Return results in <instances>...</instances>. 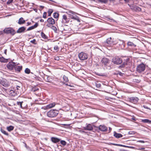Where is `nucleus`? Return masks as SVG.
<instances>
[{"label": "nucleus", "mask_w": 151, "mask_h": 151, "mask_svg": "<svg viewBox=\"0 0 151 151\" xmlns=\"http://www.w3.org/2000/svg\"><path fill=\"white\" fill-rule=\"evenodd\" d=\"M11 81H12V82L10 81V83H12L13 84H15V86H14L13 88L17 91L18 95L19 94L20 90L21 89V88L20 86H19V84H20V82L19 81L14 80H13L12 79H10Z\"/></svg>", "instance_id": "obj_1"}, {"label": "nucleus", "mask_w": 151, "mask_h": 151, "mask_svg": "<svg viewBox=\"0 0 151 151\" xmlns=\"http://www.w3.org/2000/svg\"><path fill=\"white\" fill-rule=\"evenodd\" d=\"M101 62L102 65H104L105 67H106L107 69L108 70L111 69V67L109 65L110 63V60L109 59L106 58H104L102 59Z\"/></svg>", "instance_id": "obj_2"}, {"label": "nucleus", "mask_w": 151, "mask_h": 151, "mask_svg": "<svg viewBox=\"0 0 151 151\" xmlns=\"http://www.w3.org/2000/svg\"><path fill=\"white\" fill-rule=\"evenodd\" d=\"M58 114V111L56 110H51L47 113V116L50 118L54 117L56 116Z\"/></svg>", "instance_id": "obj_3"}, {"label": "nucleus", "mask_w": 151, "mask_h": 151, "mask_svg": "<svg viewBox=\"0 0 151 151\" xmlns=\"http://www.w3.org/2000/svg\"><path fill=\"white\" fill-rule=\"evenodd\" d=\"M145 69V66L143 63H142L137 66L136 68L137 71L141 73L143 72Z\"/></svg>", "instance_id": "obj_4"}, {"label": "nucleus", "mask_w": 151, "mask_h": 151, "mask_svg": "<svg viewBox=\"0 0 151 151\" xmlns=\"http://www.w3.org/2000/svg\"><path fill=\"white\" fill-rule=\"evenodd\" d=\"M4 32L6 34H10L12 35L16 33L15 31L12 28H7L3 30Z\"/></svg>", "instance_id": "obj_5"}, {"label": "nucleus", "mask_w": 151, "mask_h": 151, "mask_svg": "<svg viewBox=\"0 0 151 151\" xmlns=\"http://www.w3.org/2000/svg\"><path fill=\"white\" fill-rule=\"evenodd\" d=\"M112 61L114 64L119 65L122 63V60L121 58L116 56L113 58Z\"/></svg>", "instance_id": "obj_6"}, {"label": "nucleus", "mask_w": 151, "mask_h": 151, "mask_svg": "<svg viewBox=\"0 0 151 151\" xmlns=\"http://www.w3.org/2000/svg\"><path fill=\"white\" fill-rule=\"evenodd\" d=\"M16 63L12 61L9 62L6 65L7 69L10 71H12L14 69Z\"/></svg>", "instance_id": "obj_7"}, {"label": "nucleus", "mask_w": 151, "mask_h": 151, "mask_svg": "<svg viewBox=\"0 0 151 151\" xmlns=\"http://www.w3.org/2000/svg\"><path fill=\"white\" fill-rule=\"evenodd\" d=\"M10 82L7 81L5 79H0V83L5 87H7L10 85Z\"/></svg>", "instance_id": "obj_8"}, {"label": "nucleus", "mask_w": 151, "mask_h": 151, "mask_svg": "<svg viewBox=\"0 0 151 151\" xmlns=\"http://www.w3.org/2000/svg\"><path fill=\"white\" fill-rule=\"evenodd\" d=\"M78 57L81 60H83L87 59L88 56L86 53L81 52L79 54Z\"/></svg>", "instance_id": "obj_9"}, {"label": "nucleus", "mask_w": 151, "mask_h": 151, "mask_svg": "<svg viewBox=\"0 0 151 151\" xmlns=\"http://www.w3.org/2000/svg\"><path fill=\"white\" fill-rule=\"evenodd\" d=\"M129 6L131 9H132L133 11L136 12H139L141 10V8L139 7L134 5L133 4L129 5Z\"/></svg>", "instance_id": "obj_10"}, {"label": "nucleus", "mask_w": 151, "mask_h": 151, "mask_svg": "<svg viewBox=\"0 0 151 151\" xmlns=\"http://www.w3.org/2000/svg\"><path fill=\"white\" fill-rule=\"evenodd\" d=\"M22 65L18 66L16 64L14 69L15 72L17 73H20L22 70Z\"/></svg>", "instance_id": "obj_11"}, {"label": "nucleus", "mask_w": 151, "mask_h": 151, "mask_svg": "<svg viewBox=\"0 0 151 151\" xmlns=\"http://www.w3.org/2000/svg\"><path fill=\"white\" fill-rule=\"evenodd\" d=\"M99 129L102 132H105L107 130L108 128L104 125H101L98 127Z\"/></svg>", "instance_id": "obj_12"}, {"label": "nucleus", "mask_w": 151, "mask_h": 151, "mask_svg": "<svg viewBox=\"0 0 151 151\" xmlns=\"http://www.w3.org/2000/svg\"><path fill=\"white\" fill-rule=\"evenodd\" d=\"M44 80L46 82H52L53 80V78L50 76L45 75L44 78Z\"/></svg>", "instance_id": "obj_13"}, {"label": "nucleus", "mask_w": 151, "mask_h": 151, "mask_svg": "<svg viewBox=\"0 0 151 151\" xmlns=\"http://www.w3.org/2000/svg\"><path fill=\"white\" fill-rule=\"evenodd\" d=\"M129 100L130 102L135 104L138 101L139 99L137 97H132L129 98Z\"/></svg>", "instance_id": "obj_14"}, {"label": "nucleus", "mask_w": 151, "mask_h": 151, "mask_svg": "<svg viewBox=\"0 0 151 151\" xmlns=\"http://www.w3.org/2000/svg\"><path fill=\"white\" fill-rule=\"evenodd\" d=\"M83 129L85 130L91 131L93 130V128L92 126L90 124H87L86 127H83Z\"/></svg>", "instance_id": "obj_15"}, {"label": "nucleus", "mask_w": 151, "mask_h": 151, "mask_svg": "<svg viewBox=\"0 0 151 151\" xmlns=\"http://www.w3.org/2000/svg\"><path fill=\"white\" fill-rule=\"evenodd\" d=\"M69 22V19L67 18V16L65 14L63 15L62 21V22L65 23H68Z\"/></svg>", "instance_id": "obj_16"}, {"label": "nucleus", "mask_w": 151, "mask_h": 151, "mask_svg": "<svg viewBox=\"0 0 151 151\" xmlns=\"http://www.w3.org/2000/svg\"><path fill=\"white\" fill-rule=\"evenodd\" d=\"M26 27H22L19 28L17 31V33H23L25 32Z\"/></svg>", "instance_id": "obj_17"}, {"label": "nucleus", "mask_w": 151, "mask_h": 151, "mask_svg": "<svg viewBox=\"0 0 151 151\" xmlns=\"http://www.w3.org/2000/svg\"><path fill=\"white\" fill-rule=\"evenodd\" d=\"M70 18L74 20H76L78 22H80V20L78 17L76 15H72L71 14H69Z\"/></svg>", "instance_id": "obj_18"}, {"label": "nucleus", "mask_w": 151, "mask_h": 151, "mask_svg": "<svg viewBox=\"0 0 151 151\" xmlns=\"http://www.w3.org/2000/svg\"><path fill=\"white\" fill-rule=\"evenodd\" d=\"M10 93L11 96H14L18 95L17 91L13 88V89L11 90L10 91Z\"/></svg>", "instance_id": "obj_19"}, {"label": "nucleus", "mask_w": 151, "mask_h": 151, "mask_svg": "<svg viewBox=\"0 0 151 151\" xmlns=\"http://www.w3.org/2000/svg\"><path fill=\"white\" fill-rule=\"evenodd\" d=\"M113 42L111 37H109L107 39L106 42H105V45L107 44L108 45H111L113 44Z\"/></svg>", "instance_id": "obj_20"}, {"label": "nucleus", "mask_w": 151, "mask_h": 151, "mask_svg": "<svg viewBox=\"0 0 151 151\" xmlns=\"http://www.w3.org/2000/svg\"><path fill=\"white\" fill-rule=\"evenodd\" d=\"M47 22L52 25L54 24H55V20L51 17L48 18L47 20Z\"/></svg>", "instance_id": "obj_21"}, {"label": "nucleus", "mask_w": 151, "mask_h": 151, "mask_svg": "<svg viewBox=\"0 0 151 151\" xmlns=\"http://www.w3.org/2000/svg\"><path fill=\"white\" fill-rule=\"evenodd\" d=\"M51 140L53 143H56L59 142L60 140V139L57 137H52L51 139Z\"/></svg>", "instance_id": "obj_22"}, {"label": "nucleus", "mask_w": 151, "mask_h": 151, "mask_svg": "<svg viewBox=\"0 0 151 151\" xmlns=\"http://www.w3.org/2000/svg\"><path fill=\"white\" fill-rule=\"evenodd\" d=\"M55 103L53 102L47 105L46 106V108L47 109H50L55 106Z\"/></svg>", "instance_id": "obj_23"}, {"label": "nucleus", "mask_w": 151, "mask_h": 151, "mask_svg": "<svg viewBox=\"0 0 151 151\" xmlns=\"http://www.w3.org/2000/svg\"><path fill=\"white\" fill-rule=\"evenodd\" d=\"M38 23L36 22L33 26H32L29 27L27 29V31H29L36 28L38 26Z\"/></svg>", "instance_id": "obj_24"}, {"label": "nucleus", "mask_w": 151, "mask_h": 151, "mask_svg": "<svg viewBox=\"0 0 151 151\" xmlns=\"http://www.w3.org/2000/svg\"><path fill=\"white\" fill-rule=\"evenodd\" d=\"M114 136L117 138H119L122 137L123 135L121 134L118 133L116 132H114Z\"/></svg>", "instance_id": "obj_25"}, {"label": "nucleus", "mask_w": 151, "mask_h": 151, "mask_svg": "<svg viewBox=\"0 0 151 151\" xmlns=\"http://www.w3.org/2000/svg\"><path fill=\"white\" fill-rule=\"evenodd\" d=\"M25 22V21L24 20L22 17H21L19 20L18 23L19 24H24Z\"/></svg>", "instance_id": "obj_26"}, {"label": "nucleus", "mask_w": 151, "mask_h": 151, "mask_svg": "<svg viewBox=\"0 0 151 151\" xmlns=\"http://www.w3.org/2000/svg\"><path fill=\"white\" fill-rule=\"evenodd\" d=\"M0 62L4 63H7L8 62V59H5L3 57H0Z\"/></svg>", "instance_id": "obj_27"}, {"label": "nucleus", "mask_w": 151, "mask_h": 151, "mask_svg": "<svg viewBox=\"0 0 151 151\" xmlns=\"http://www.w3.org/2000/svg\"><path fill=\"white\" fill-rule=\"evenodd\" d=\"M128 46H131L132 47H135L136 45L135 44H134L133 42L129 41L127 43Z\"/></svg>", "instance_id": "obj_28"}, {"label": "nucleus", "mask_w": 151, "mask_h": 151, "mask_svg": "<svg viewBox=\"0 0 151 151\" xmlns=\"http://www.w3.org/2000/svg\"><path fill=\"white\" fill-rule=\"evenodd\" d=\"M23 103V102L22 101L21 102L18 101L17 102V105L22 108H23L24 107V106H22V104Z\"/></svg>", "instance_id": "obj_29"}, {"label": "nucleus", "mask_w": 151, "mask_h": 151, "mask_svg": "<svg viewBox=\"0 0 151 151\" xmlns=\"http://www.w3.org/2000/svg\"><path fill=\"white\" fill-rule=\"evenodd\" d=\"M41 35L42 37L44 39H46L47 38V37L43 32H41Z\"/></svg>", "instance_id": "obj_30"}, {"label": "nucleus", "mask_w": 151, "mask_h": 151, "mask_svg": "<svg viewBox=\"0 0 151 151\" xmlns=\"http://www.w3.org/2000/svg\"><path fill=\"white\" fill-rule=\"evenodd\" d=\"M14 129V127L12 126H10L7 127V129L9 132H10L13 130Z\"/></svg>", "instance_id": "obj_31"}, {"label": "nucleus", "mask_w": 151, "mask_h": 151, "mask_svg": "<svg viewBox=\"0 0 151 151\" xmlns=\"http://www.w3.org/2000/svg\"><path fill=\"white\" fill-rule=\"evenodd\" d=\"M142 121L144 123H151V120L147 119H143L142 120Z\"/></svg>", "instance_id": "obj_32"}, {"label": "nucleus", "mask_w": 151, "mask_h": 151, "mask_svg": "<svg viewBox=\"0 0 151 151\" xmlns=\"http://www.w3.org/2000/svg\"><path fill=\"white\" fill-rule=\"evenodd\" d=\"M53 17L55 18H58L59 16V14L57 12H55L53 14Z\"/></svg>", "instance_id": "obj_33"}, {"label": "nucleus", "mask_w": 151, "mask_h": 151, "mask_svg": "<svg viewBox=\"0 0 151 151\" xmlns=\"http://www.w3.org/2000/svg\"><path fill=\"white\" fill-rule=\"evenodd\" d=\"M24 72L26 74H29L30 73V70L29 68H27L25 69Z\"/></svg>", "instance_id": "obj_34"}, {"label": "nucleus", "mask_w": 151, "mask_h": 151, "mask_svg": "<svg viewBox=\"0 0 151 151\" xmlns=\"http://www.w3.org/2000/svg\"><path fill=\"white\" fill-rule=\"evenodd\" d=\"M53 12V10L52 9H49L48 12V16H50L51 15L52 13Z\"/></svg>", "instance_id": "obj_35"}, {"label": "nucleus", "mask_w": 151, "mask_h": 151, "mask_svg": "<svg viewBox=\"0 0 151 151\" xmlns=\"http://www.w3.org/2000/svg\"><path fill=\"white\" fill-rule=\"evenodd\" d=\"M63 79L64 81L65 82H67L68 81V77L65 75L63 76Z\"/></svg>", "instance_id": "obj_36"}, {"label": "nucleus", "mask_w": 151, "mask_h": 151, "mask_svg": "<svg viewBox=\"0 0 151 151\" xmlns=\"http://www.w3.org/2000/svg\"><path fill=\"white\" fill-rule=\"evenodd\" d=\"M60 142V143L63 146L65 145L67 143L64 140H61Z\"/></svg>", "instance_id": "obj_37"}, {"label": "nucleus", "mask_w": 151, "mask_h": 151, "mask_svg": "<svg viewBox=\"0 0 151 151\" xmlns=\"http://www.w3.org/2000/svg\"><path fill=\"white\" fill-rule=\"evenodd\" d=\"M127 65V63H124L122 64L119 67L121 68H122L124 67L126 65Z\"/></svg>", "instance_id": "obj_38"}, {"label": "nucleus", "mask_w": 151, "mask_h": 151, "mask_svg": "<svg viewBox=\"0 0 151 151\" xmlns=\"http://www.w3.org/2000/svg\"><path fill=\"white\" fill-rule=\"evenodd\" d=\"M1 132L3 133L4 134L6 135H8V134H8L6 131H4V130L1 129Z\"/></svg>", "instance_id": "obj_39"}, {"label": "nucleus", "mask_w": 151, "mask_h": 151, "mask_svg": "<svg viewBox=\"0 0 151 151\" xmlns=\"http://www.w3.org/2000/svg\"><path fill=\"white\" fill-rule=\"evenodd\" d=\"M98 1L102 3H106L107 2V0H98Z\"/></svg>", "instance_id": "obj_40"}, {"label": "nucleus", "mask_w": 151, "mask_h": 151, "mask_svg": "<svg viewBox=\"0 0 151 151\" xmlns=\"http://www.w3.org/2000/svg\"><path fill=\"white\" fill-rule=\"evenodd\" d=\"M43 17L44 18H46L47 17V13L46 12H44L43 15Z\"/></svg>", "instance_id": "obj_41"}, {"label": "nucleus", "mask_w": 151, "mask_h": 151, "mask_svg": "<svg viewBox=\"0 0 151 151\" xmlns=\"http://www.w3.org/2000/svg\"><path fill=\"white\" fill-rule=\"evenodd\" d=\"M13 0H8L7 2V4H11L13 2Z\"/></svg>", "instance_id": "obj_42"}, {"label": "nucleus", "mask_w": 151, "mask_h": 151, "mask_svg": "<svg viewBox=\"0 0 151 151\" xmlns=\"http://www.w3.org/2000/svg\"><path fill=\"white\" fill-rule=\"evenodd\" d=\"M54 48L55 50H58L59 49L58 46L57 45L54 46Z\"/></svg>", "instance_id": "obj_43"}, {"label": "nucleus", "mask_w": 151, "mask_h": 151, "mask_svg": "<svg viewBox=\"0 0 151 151\" xmlns=\"http://www.w3.org/2000/svg\"><path fill=\"white\" fill-rule=\"evenodd\" d=\"M75 13L74 12L70 11H69L68 14H71L73 15L75 14Z\"/></svg>", "instance_id": "obj_44"}, {"label": "nucleus", "mask_w": 151, "mask_h": 151, "mask_svg": "<svg viewBox=\"0 0 151 151\" xmlns=\"http://www.w3.org/2000/svg\"><path fill=\"white\" fill-rule=\"evenodd\" d=\"M96 86L98 88H99L101 86V84H96Z\"/></svg>", "instance_id": "obj_45"}, {"label": "nucleus", "mask_w": 151, "mask_h": 151, "mask_svg": "<svg viewBox=\"0 0 151 151\" xmlns=\"http://www.w3.org/2000/svg\"><path fill=\"white\" fill-rule=\"evenodd\" d=\"M35 42H36V40L35 39H34L33 40L30 41V42H31L33 44H35Z\"/></svg>", "instance_id": "obj_46"}, {"label": "nucleus", "mask_w": 151, "mask_h": 151, "mask_svg": "<svg viewBox=\"0 0 151 151\" xmlns=\"http://www.w3.org/2000/svg\"><path fill=\"white\" fill-rule=\"evenodd\" d=\"M128 133H129V134H134L135 133L134 132H133V131H130Z\"/></svg>", "instance_id": "obj_47"}, {"label": "nucleus", "mask_w": 151, "mask_h": 151, "mask_svg": "<svg viewBox=\"0 0 151 151\" xmlns=\"http://www.w3.org/2000/svg\"><path fill=\"white\" fill-rule=\"evenodd\" d=\"M137 142H141V143H144L145 142V141L144 140H140L137 141Z\"/></svg>", "instance_id": "obj_48"}, {"label": "nucleus", "mask_w": 151, "mask_h": 151, "mask_svg": "<svg viewBox=\"0 0 151 151\" xmlns=\"http://www.w3.org/2000/svg\"><path fill=\"white\" fill-rule=\"evenodd\" d=\"M94 66L96 67L97 68H98L99 66V65L98 64V63H95V64H94Z\"/></svg>", "instance_id": "obj_49"}, {"label": "nucleus", "mask_w": 151, "mask_h": 151, "mask_svg": "<svg viewBox=\"0 0 151 151\" xmlns=\"http://www.w3.org/2000/svg\"><path fill=\"white\" fill-rule=\"evenodd\" d=\"M143 107L145 108V109H150V108L148 107H147V106H145V105H144L143 106Z\"/></svg>", "instance_id": "obj_50"}, {"label": "nucleus", "mask_w": 151, "mask_h": 151, "mask_svg": "<svg viewBox=\"0 0 151 151\" xmlns=\"http://www.w3.org/2000/svg\"><path fill=\"white\" fill-rule=\"evenodd\" d=\"M31 22H28L27 23V26H28L30 25H31Z\"/></svg>", "instance_id": "obj_51"}, {"label": "nucleus", "mask_w": 151, "mask_h": 151, "mask_svg": "<svg viewBox=\"0 0 151 151\" xmlns=\"http://www.w3.org/2000/svg\"><path fill=\"white\" fill-rule=\"evenodd\" d=\"M50 24H50L48 23L47 24L46 26L47 27H50Z\"/></svg>", "instance_id": "obj_52"}, {"label": "nucleus", "mask_w": 151, "mask_h": 151, "mask_svg": "<svg viewBox=\"0 0 151 151\" xmlns=\"http://www.w3.org/2000/svg\"><path fill=\"white\" fill-rule=\"evenodd\" d=\"M128 148H131V149H134L135 147L132 146H128Z\"/></svg>", "instance_id": "obj_53"}, {"label": "nucleus", "mask_w": 151, "mask_h": 151, "mask_svg": "<svg viewBox=\"0 0 151 151\" xmlns=\"http://www.w3.org/2000/svg\"><path fill=\"white\" fill-rule=\"evenodd\" d=\"M145 149V148L142 147V148H139L138 150H144Z\"/></svg>", "instance_id": "obj_54"}, {"label": "nucleus", "mask_w": 151, "mask_h": 151, "mask_svg": "<svg viewBox=\"0 0 151 151\" xmlns=\"http://www.w3.org/2000/svg\"><path fill=\"white\" fill-rule=\"evenodd\" d=\"M112 145L117 146H119V144H114V143H113L112 144Z\"/></svg>", "instance_id": "obj_55"}, {"label": "nucleus", "mask_w": 151, "mask_h": 151, "mask_svg": "<svg viewBox=\"0 0 151 151\" xmlns=\"http://www.w3.org/2000/svg\"><path fill=\"white\" fill-rule=\"evenodd\" d=\"M7 50L6 49H5V50H4V53L6 54V52H7Z\"/></svg>", "instance_id": "obj_56"}, {"label": "nucleus", "mask_w": 151, "mask_h": 151, "mask_svg": "<svg viewBox=\"0 0 151 151\" xmlns=\"http://www.w3.org/2000/svg\"><path fill=\"white\" fill-rule=\"evenodd\" d=\"M112 129L111 128L109 127V132H110L111 131V130Z\"/></svg>", "instance_id": "obj_57"}, {"label": "nucleus", "mask_w": 151, "mask_h": 151, "mask_svg": "<svg viewBox=\"0 0 151 151\" xmlns=\"http://www.w3.org/2000/svg\"><path fill=\"white\" fill-rule=\"evenodd\" d=\"M122 147H127L128 148V146H126V145H122Z\"/></svg>", "instance_id": "obj_58"}, {"label": "nucleus", "mask_w": 151, "mask_h": 151, "mask_svg": "<svg viewBox=\"0 0 151 151\" xmlns=\"http://www.w3.org/2000/svg\"><path fill=\"white\" fill-rule=\"evenodd\" d=\"M40 21L41 22H43L44 21V20L42 19H41Z\"/></svg>", "instance_id": "obj_59"}, {"label": "nucleus", "mask_w": 151, "mask_h": 151, "mask_svg": "<svg viewBox=\"0 0 151 151\" xmlns=\"http://www.w3.org/2000/svg\"><path fill=\"white\" fill-rule=\"evenodd\" d=\"M63 84H65L66 85V86H70V85H69L68 84H65V83H63Z\"/></svg>", "instance_id": "obj_60"}, {"label": "nucleus", "mask_w": 151, "mask_h": 151, "mask_svg": "<svg viewBox=\"0 0 151 151\" xmlns=\"http://www.w3.org/2000/svg\"><path fill=\"white\" fill-rule=\"evenodd\" d=\"M80 132H81V133H84V132H85V131H82V130H80Z\"/></svg>", "instance_id": "obj_61"}, {"label": "nucleus", "mask_w": 151, "mask_h": 151, "mask_svg": "<svg viewBox=\"0 0 151 151\" xmlns=\"http://www.w3.org/2000/svg\"><path fill=\"white\" fill-rule=\"evenodd\" d=\"M40 8H42V9H43L44 8V6H40Z\"/></svg>", "instance_id": "obj_62"}, {"label": "nucleus", "mask_w": 151, "mask_h": 151, "mask_svg": "<svg viewBox=\"0 0 151 151\" xmlns=\"http://www.w3.org/2000/svg\"><path fill=\"white\" fill-rule=\"evenodd\" d=\"M52 27H53V28H55V29H54V30H55V29H56V28L55 27V26H52Z\"/></svg>", "instance_id": "obj_63"}, {"label": "nucleus", "mask_w": 151, "mask_h": 151, "mask_svg": "<svg viewBox=\"0 0 151 151\" xmlns=\"http://www.w3.org/2000/svg\"><path fill=\"white\" fill-rule=\"evenodd\" d=\"M122 145H123L119 144V146H121V147H122V146H123Z\"/></svg>", "instance_id": "obj_64"}]
</instances>
